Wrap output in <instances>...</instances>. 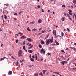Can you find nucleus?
<instances>
[{
  "instance_id": "f257e3e1",
  "label": "nucleus",
  "mask_w": 76,
  "mask_h": 76,
  "mask_svg": "<svg viewBox=\"0 0 76 76\" xmlns=\"http://www.w3.org/2000/svg\"><path fill=\"white\" fill-rule=\"evenodd\" d=\"M52 39H47L46 40V45H48L49 44H51L53 42V37L52 38Z\"/></svg>"
},
{
  "instance_id": "f03ea898",
  "label": "nucleus",
  "mask_w": 76,
  "mask_h": 76,
  "mask_svg": "<svg viewBox=\"0 0 76 76\" xmlns=\"http://www.w3.org/2000/svg\"><path fill=\"white\" fill-rule=\"evenodd\" d=\"M22 50H20L18 53V57H20V56H22Z\"/></svg>"
},
{
  "instance_id": "7ed1b4c3",
  "label": "nucleus",
  "mask_w": 76,
  "mask_h": 76,
  "mask_svg": "<svg viewBox=\"0 0 76 76\" xmlns=\"http://www.w3.org/2000/svg\"><path fill=\"white\" fill-rule=\"evenodd\" d=\"M26 36H22V37H21L20 38V39H24V38H27Z\"/></svg>"
},
{
  "instance_id": "20e7f679",
  "label": "nucleus",
  "mask_w": 76,
  "mask_h": 76,
  "mask_svg": "<svg viewBox=\"0 0 76 76\" xmlns=\"http://www.w3.org/2000/svg\"><path fill=\"white\" fill-rule=\"evenodd\" d=\"M26 40L28 41H29V42H31V41H32V39H31L30 38H27L26 39Z\"/></svg>"
},
{
  "instance_id": "39448f33",
  "label": "nucleus",
  "mask_w": 76,
  "mask_h": 76,
  "mask_svg": "<svg viewBox=\"0 0 76 76\" xmlns=\"http://www.w3.org/2000/svg\"><path fill=\"white\" fill-rule=\"evenodd\" d=\"M53 34L55 35V36H56V30H53Z\"/></svg>"
},
{
  "instance_id": "423d86ee",
  "label": "nucleus",
  "mask_w": 76,
  "mask_h": 76,
  "mask_svg": "<svg viewBox=\"0 0 76 76\" xmlns=\"http://www.w3.org/2000/svg\"><path fill=\"white\" fill-rule=\"evenodd\" d=\"M42 22V20L41 19H39L38 20V23H41Z\"/></svg>"
},
{
  "instance_id": "0eeeda50",
  "label": "nucleus",
  "mask_w": 76,
  "mask_h": 76,
  "mask_svg": "<svg viewBox=\"0 0 76 76\" xmlns=\"http://www.w3.org/2000/svg\"><path fill=\"white\" fill-rule=\"evenodd\" d=\"M12 74V71H10L9 72H8V75H11Z\"/></svg>"
},
{
  "instance_id": "6e6552de",
  "label": "nucleus",
  "mask_w": 76,
  "mask_h": 76,
  "mask_svg": "<svg viewBox=\"0 0 76 76\" xmlns=\"http://www.w3.org/2000/svg\"><path fill=\"white\" fill-rule=\"evenodd\" d=\"M62 21H64L65 20V17H63L62 18Z\"/></svg>"
},
{
  "instance_id": "1a4fd4ad",
  "label": "nucleus",
  "mask_w": 76,
  "mask_h": 76,
  "mask_svg": "<svg viewBox=\"0 0 76 76\" xmlns=\"http://www.w3.org/2000/svg\"><path fill=\"white\" fill-rule=\"evenodd\" d=\"M6 58V57H3V58H1V59L0 60V61H2V60H4V59H5V58Z\"/></svg>"
},
{
  "instance_id": "9d476101",
  "label": "nucleus",
  "mask_w": 76,
  "mask_h": 76,
  "mask_svg": "<svg viewBox=\"0 0 76 76\" xmlns=\"http://www.w3.org/2000/svg\"><path fill=\"white\" fill-rule=\"evenodd\" d=\"M47 71V70H43V75H45V72Z\"/></svg>"
},
{
  "instance_id": "9b49d317",
  "label": "nucleus",
  "mask_w": 76,
  "mask_h": 76,
  "mask_svg": "<svg viewBox=\"0 0 76 76\" xmlns=\"http://www.w3.org/2000/svg\"><path fill=\"white\" fill-rule=\"evenodd\" d=\"M41 44L43 45L44 44V41H43L42 40H41Z\"/></svg>"
},
{
  "instance_id": "f8f14e48",
  "label": "nucleus",
  "mask_w": 76,
  "mask_h": 76,
  "mask_svg": "<svg viewBox=\"0 0 76 76\" xmlns=\"http://www.w3.org/2000/svg\"><path fill=\"white\" fill-rule=\"evenodd\" d=\"M44 49H43V48L41 49V54H42V52H43V51H44Z\"/></svg>"
},
{
  "instance_id": "ddd939ff",
  "label": "nucleus",
  "mask_w": 76,
  "mask_h": 76,
  "mask_svg": "<svg viewBox=\"0 0 76 76\" xmlns=\"http://www.w3.org/2000/svg\"><path fill=\"white\" fill-rule=\"evenodd\" d=\"M55 43L56 44V45H59V43L57 42L56 40H55Z\"/></svg>"
},
{
  "instance_id": "4468645a",
  "label": "nucleus",
  "mask_w": 76,
  "mask_h": 76,
  "mask_svg": "<svg viewBox=\"0 0 76 76\" xmlns=\"http://www.w3.org/2000/svg\"><path fill=\"white\" fill-rule=\"evenodd\" d=\"M30 60L31 61H32V62H34V59L32 58H30Z\"/></svg>"
},
{
  "instance_id": "2eb2a0df",
  "label": "nucleus",
  "mask_w": 76,
  "mask_h": 76,
  "mask_svg": "<svg viewBox=\"0 0 76 76\" xmlns=\"http://www.w3.org/2000/svg\"><path fill=\"white\" fill-rule=\"evenodd\" d=\"M28 52H29V53H33V51H32V50H28Z\"/></svg>"
},
{
  "instance_id": "dca6fc26",
  "label": "nucleus",
  "mask_w": 76,
  "mask_h": 76,
  "mask_svg": "<svg viewBox=\"0 0 76 76\" xmlns=\"http://www.w3.org/2000/svg\"><path fill=\"white\" fill-rule=\"evenodd\" d=\"M46 30V29H45L44 31H43V30L42 31V33H44V32H46V31L45 30Z\"/></svg>"
},
{
  "instance_id": "f3484780",
  "label": "nucleus",
  "mask_w": 76,
  "mask_h": 76,
  "mask_svg": "<svg viewBox=\"0 0 76 76\" xmlns=\"http://www.w3.org/2000/svg\"><path fill=\"white\" fill-rule=\"evenodd\" d=\"M35 23V21H33V22H30L29 23V24H34V23Z\"/></svg>"
},
{
  "instance_id": "a211bd4d",
  "label": "nucleus",
  "mask_w": 76,
  "mask_h": 76,
  "mask_svg": "<svg viewBox=\"0 0 76 76\" xmlns=\"http://www.w3.org/2000/svg\"><path fill=\"white\" fill-rule=\"evenodd\" d=\"M34 76H38V74L37 73H35L34 74Z\"/></svg>"
},
{
  "instance_id": "6ab92c4d",
  "label": "nucleus",
  "mask_w": 76,
  "mask_h": 76,
  "mask_svg": "<svg viewBox=\"0 0 76 76\" xmlns=\"http://www.w3.org/2000/svg\"><path fill=\"white\" fill-rule=\"evenodd\" d=\"M68 13H69V15H71V16H73V13H71V12H68Z\"/></svg>"
},
{
  "instance_id": "aec40b11",
  "label": "nucleus",
  "mask_w": 76,
  "mask_h": 76,
  "mask_svg": "<svg viewBox=\"0 0 76 76\" xmlns=\"http://www.w3.org/2000/svg\"><path fill=\"white\" fill-rule=\"evenodd\" d=\"M39 75H40L41 76H44V75L42 74V72H40L39 73Z\"/></svg>"
},
{
  "instance_id": "412c9836",
  "label": "nucleus",
  "mask_w": 76,
  "mask_h": 76,
  "mask_svg": "<svg viewBox=\"0 0 76 76\" xmlns=\"http://www.w3.org/2000/svg\"><path fill=\"white\" fill-rule=\"evenodd\" d=\"M27 31H30L31 32V30H30V29L29 28V27H28L27 28Z\"/></svg>"
},
{
  "instance_id": "4be33fe9",
  "label": "nucleus",
  "mask_w": 76,
  "mask_h": 76,
  "mask_svg": "<svg viewBox=\"0 0 76 76\" xmlns=\"http://www.w3.org/2000/svg\"><path fill=\"white\" fill-rule=\"evenodd\" d=\"M16 66H17L19 65V62H18V61L16 63Z\"/></svg>"
},
{
  "instance_id": "5701e85b",
  "label": "nucleus",
  "mask_w": 76,
  "mask_h": 76,
  "mask_svg": "<svg viewBox=\"0 0 76 76\" xmlns=\"http://www.w3.org/2000/svg\"><path fill=\"white\" fill-rule=\"evenodd\" d=\"M73 3L76 4V0H73Z\"/></svg>"
},
{
  "instance_id": "b1692460",
  "label": "nucleus",
  "mask_w": 76,
  "mask_h": 76,
  "mask_svg": "<svg viewBox=\"0 0 76 76\" xmlns=\"http://www.w3.org/2000/svg\"><path fill=\"white\" fill-rule=\"evenodd\" d=\"M33 47V45H31V46H30L28 48V49H31V48H32Z\"/></svg>"
},
{
  "instance_id": "393cba45",
  "label": "nucleus",
  "mask_w": 76,
  "mask_h": 76,
  "mask_svg": "<svg viewBox=\"0 0 76 76\" xmlns=\"http://www.w3.org/2000/svg\"><path fill=\"white\" fill-rule=\"evenodd\" d=\"M64 61H62L61 62V63L63 65H64V62H63Z\"/></svg>"
},
{
  "instance_id": "a878e982",
  "label": "nucleus",
  "mask_w": 76,
  "mask_h": 76,
  "mask_svg": "<svg viewBox=\"0 0 76 76\" xmlns=\"http://www.w3.org/2000/svg\"><path fill=\"white\" fill-rule=\"evenodd\" d=\"M63 61V62H64V63H66H66H67V61Z\"/></svg>"
},
{
  "instance_id": "bb28decb",
  "label": "nucleus",
  "mask_w": 76,
  "mask_h": 76,
  "mask_svg": "<svg viewBox=\"0 0 76 76\" xmlns=\"http://www.w3.org/2000/svg\"><path fill=\"white\" fill-rule=\"evenodd\" d=\"M39 48H42V46H41V45H39Z\"/></svg>"
},
{
  "instance_id": "cd10ccee",
  "label": "nucleus",
  "mask_w": 76,
  "mask_h": 76,
  "mask_svg": "<svg viewBox=\"0 0 76 76\" xmlns=\"http://www.w3.org/2000/svg\"><path fill=\"white\" fill-rule=\"evenodd\" d=\"M61 35L62 37H63V36H64V33L63 32H61Z\"/></svg>"
},
{
  "instance_id": "c85d7f7f",
  "label": "nucleus",
  "mask_w": 76,
  "mask_h": 76,
  "mask_svg": "<svg viewBox=\"0 0 76 76\" xmlns=\"http://www.w3.org/2000/svg\"><path fill=\"white\" fill-rule=\"evenodd\" d=\"M14 15L15 16H18V14L17 13H14Z\"/></svg>"
},
{
  "instance_id": "c756f323",
  "label": "nucleus",
  "mask_w": 76,
  "mask_h": 76,
  "mask_svg": "<svg viewBox=\"0 0 76 76\" xmlns=\"http://www.w3.org/2000/svg\"><path fill=\"white\" fill-rule=\"evenodd\" d=\"M23 49L24 50H25L26 49H25V46H24L23 47Z\"/></svg>"
},
{
  "instance_id": "7c9ffc66",
  "label": "nucleus",
  "mask_w": 76,
  "mask_h": 76,
  "mask_svg": "<svg viewBox=\"0 0 76 76\" xmlns=\"http://www.w3.org/2000/svg\"><path fill=\"white\" fill-rule=\"evenodd\" d=\"M23 11H22L19 13V14L21 15V14L20 13H23Z\"/></svg>"
},
{
  "instance_id": "2f4dec72",
  "label": "nucleus",
  "mask_w": 76,
  "mask_h": 76,
  "mask_svg": "<svg viewBox=\"0 0 76 76\" xmlns=\"http://www.w3.org/2000/svg\"><path fill=\"white\" fill-rule=\"evenodd\" d=\"M67 30L68 31V32H70V31L69 29V28H67Z\"/></svg>"
},
{
  "instance_id": "473e14b6",
  "label": "nucleus",
  "mask_w": 76,
  "mask_h": 76,
  "mask_svg": "<svg viewBox=\"0 0 76 76\" xmlns=\"http://www.w3.org/2000/svg\"><path fill=\"white\" fill-rule=\"evenodd\" d=\"M54 73H55V74H58L59 75H60V74L58 73V72H53Z\"/></svg>"
},
{
  "instance_id": "72a5a7b5",
  "label": "nucleus",
  "mask_w": 76,
  "mask_h": 76,
  "mask_svg": "<svg viewBox=\"0 0 76 76\" xmlns=\"http://www.w3.org/2000/svg\"><path fill=\"white\" fill-rule=\"evenodd\" d=\"M64 16H66L67 15V14L66 13L64 12Z\"/></svg>"
},
{
  "instance_id": "f704fd0d",
  "label": "nucleus",
  "mask_w": 76,
  "mask_h": 76,
  "mask_svg": "<svg viewBox=\"0 0 76 76\" xmlns=\"http://www.w3.org/2000/svg\"><path fill=\"white\" fill-rule=\"evenodd\" d=\"M4 19H7V16H6V15H4Z\"/></svg>"
},
{
  "instance_id": "c9c22d12",
  "label": "nucleus",
  "mask_w": 76,
  "mask_h": 76,
  "mask_svg": "<svg viewBox=\"0 0 76 76\" xmlns=\"http://www.w3.org/2000/svg\"><path fill=\"white\" fill-rule=\"evenodd\" d=\"M47 54L48 55V56H50V55H51V53H47Z\"/></svg>"
},
{
  "instance_id": "e433bc0d",
  "label": "nucleus",
  "mask_w": 76,
  "mask_h": 76,
  "mask_svg": "<svg viewBox=\"0 0 76 76\" xmlns=\"http://www.w3.org/2000/svg\"><path fill=\"white\" fill-rule=\"evenodd\" d=\"M58 36H55L54 37V38H58Z\"/></svg>"
},
{
  "instance_id": "4c0bfd02",
  "label": "nucleus",
  "mask_w": 76,
  "mask_h": 76,
  "mask_svg": "<svg viewBox=\"0 0 76 76\" xmlns=\"http://www.w3.org/2000/svg\"><path fill=\"white\" fill-rule=\"evenodd\" d=\"M14 20L15 21H16V20H17V19H16V18H14Z\"/></svg>"
},
{
  "instance_id": "58836bf2",
  "label": "nucleus",
  "mask_w": 76,
  "mask_h": 76,
  "mask_svg": "<svg viewBox=\"0 0 76 76\" xmlns=\"http://www.w3.org/2000/svg\"><path fill=\"white\" fill-rule=\"evenodd\" d=\"M68 11L69 12H72V10H68Z\"/></svg>"
},
{
  "instance_id": "ea45409f",
  "label": "nucleus",
  "mask_w": 76,
  "mask_h": 76,
  "mask_svg": "<svg viewBox=\"0 0 76 76\" xmlns=\"http://www.w3.org/2000/svg\"><path fill=\"white\" fill-rule=\"evenodd\" d=\"M25 42L24 41L23 43V45H25Z\"/></svg>"
},
{
  "instance_id": "a19ab883",
  "label": "nucleus",
  "mask_w": 76,
  "mask_h": 76,
  "mask_svg": "<svg viewBox=\"0 0 76 76\" xmlns=\"http://www.w3.org/2000/svg\"><path fill=\"white\" fill-rule=\"evenodd\" d=\"M29 67H33V65H32L29 66Z\"/></svg>"
},
{
  "instance_id": "79ce46f5",
  "label": "nucleus",
  "mask_w": 76,
  "mask_h": 76,
  "mask_svg": "<svg viewBox=\"0 0 76 76\" xmlns=\"http://www.w3.org/2000/svg\"><path fill=\"white\" fill-rule=\"evenodd\" d=\"M23 61V60H20V63H22V62Z\"/></svg>"
},
{
  "instance_id": "37998d69",
  "label": "nucleus",
  "mask_w": 76,
  "mask_h": 76,
  "mask_svg": "<svg viewBox=\"0 0 76 76\" xmlns=\"http://www.w3.org/2000/svg\"><path fill=\"white\" fill-rule=\"evenodd\" d=\"M61 52H62V53H65V52H64V51L63 50H61Z\"/></svg>"
},
{
  "instance_id": "c03bdc74",
  "label": "nucleus",
  "mask_w": 76,
  "mask_h": 76,
  "mask_svg": "<svg viewBox=\"0 0 76 76\" xmlns=\"http://www.w3.org/2000/svg\"><path fill=\"white\" fill-rule=\"evenodd\" d=\"M62 6V7H66V6L64 5H63Z\"/></svg>"
},
{
  "instance_id": "a18cd8bd",
  "label": "nucleus",
  "mask_w": 76,
  "mask_h": 76,
  "mask_svg": "<svg viewBox=\"0 0 76 76\" xmlns=\"http://www.w3.org/2000/svg\"><path fill=\"white\" fill-rule=\"evenodd\" d=\"M42 53H43V54H45V51H43Z\"/></svg>"
},
{
  "instance_id": "49530a36",
  "label": "nucleus",
  "mask_w": 76,
  "mask_h": 76,
  "mask_svg": "<svg viewBox=\"0 0 76 76\" xmlns=\"http://www.w3.org/2000/svg\"><path fill=\"white\" fill-rule=\"evenodd\" d=\"M37 56H36L35 58H36V60H37L38 59Z\"/></svg>"
},
{
  "instance_id": "de8ad7c7",
  "label": "nucleus",
  "mask_w": 76,
  "mask_h": 76,
  "mask_svg": "<svg viewBox=\"0 0 76 76\" xmlns=\"http://www.w3.org/2000/svg\"><path fill=\"white\" fill-rule=\"evenodd\" d=\"M3 23H4V22H5V21H4V18H3Z\"/></svg>"
},
{
  "instance_id": "09e8293b",
  "label": "nucleus",
  "mask_w": 76,
  "mask_h": 76,
  "mask_svg": "<svg viewBox=\"0 0 76 76\" xmlns=\"http://www.w3.org/2000/svg\"><path fill=\"white\" fill-rule=\"evenodd\" d=\"M72 49H73V50H76V48H72Z\"/></svg>"
},
{
  "instance_id": "8fccbe9b",
  "label": "nucleus",
  "mask_w": 76,
  "mask_h": 76,
  "mask_svg": "<svg viewBox=\"0 0 76 76\" xmlns=\"http://www.w3.org/2000/svg\"><path fill=\"white\" fill-rule=\"evenodd\" d=\"M18 40L17 39V40H16V44H17V43H18Z\"/></svg>"
},
{
  "instance_id": "3c124183",
  "label": "nucleus",
  "mask_w": 76,
  "mask_h": 76,
  "mask_svg": "<svg viewBox=\"0 0 76 76\" xmlns=\"http://www.w3.org/2000/svg\"><path fill=\"white\" fill-rule=\"evenodd\" d=\"M33 30H34L35 31H36V30H37V29L34 28L33 29Z\"/></svg>"
},
{
  "instance_id": "603ef678",
  "label": "nucleus",
  "mask_w": 76,
  "mask_h": 76,
  "mask_svg": "<svg viewBox=\"0 0 76 76\" xmlns=\"http://www.w3.org/2000/svg\"><path fill=\"white\" fill-rule=\"evenodd\" d=\"M37 7H38V8H41V7L39 5L37 6Z\"/></svg>"
},
{
  "instance_id": "864d4df0",
  "label": "nucleus",
  "mask_w": 76,
  "mask_h": 76,
  "mask_svg": "<svg viewBox=\"0 0 76 76\" xmlns=\"http://www.w3.org/2000/svg\"><path fill=\"white\" fill-rule=\"evenodd\" d=\"M41 11H42V12H44V10H43L42 9Z\"/></svg>"
},
{
  "instance_id": "5fc2aeb1",
  "label": "nucleus",
  "mask_w": 76,
  "mask_h": 76,
  "mask_svg": "<svg viewBox=\"0 0 76 76\" xmlns=\"http://www.w3.org/2000/svg\"><path fill=\"white\" fill-rule=\"evenodd\" d=\"M51 30H50L48 31V32H51Z\"/></svg>"
},
{
  "instance_id": "6e6d98bb",
  "label": "nucleus",
  "mask_w": 76,
  "mask_h": 76,
  "mask_svg": "<svg viewBox=\"0 0 76 76\" xmlns=\"http://www.w3.org/2000/svg\"><path fill=\"white\" fill-rule=\"evenodd\" d=\"M42 29V27H41V28H40L39 29V31H41V30Z\"/></svg>"
},
{
  "instance_id": "4d7b16f0",
  "label": "nucleus",
  "mask_w": 76,
  "mask_h": 76,
  "mask_svg": "<svg viewBox=\"0 0 76 76\" xmlns=\"http://www.w3.org/2000/svg\"><path fill=\"white\" fill-rule=\"evenodd\" d=\"M49 36V35H48L47 36H46V38H48V37Z\"/></svg>"
},
{
  "instance_id": "13d9d810",
  "label": "nucleus",
  "mask_w": 76,
  "mask_h": 76,
  "mask_svg": "<svg viewBox=\"0 0 76 76\" xmlns=\"http://www.w3.org/2000/svg\"><path fill=\"white\" fill-rule=\"evenodd\" d=\"M73 64H75V66H76V64L75 63H73Z\"/></svg>"
},
{
  "instance_id": "bf43d9fd",
  "label": "nucleus",
  "mask_w": 76,
  "mask_h": 76,
  "mask_svg": "<svg viewBox=\"0 0 76 76\" xmlns=\"http://www.w3.org/2000/svg\"><path fill=\"white\" fill-rule=\"evenodd\" d=\"M9 6V4H7V5H6V6Z\"/></svg>"
},
{
  "instance_id": "052dcab7",
  "label": "nucleus",
  "mask_w": 76,
  "mask_h": 76,
  "mask_svg": "<svg viewBox=\"0 0 76 76\" xmlns=\"http://www.w3.org/2000/svg\"><path fill=\"white\" fill-rule=\"evenodd\" d=\"M43 60V58H42V59L40 60L41 61H42V60Z\"/></svg>"
},
{
  "instance_id": "680f3d73",
  "label": "nucleus",
  "mask_w": 76,
  "mask_h": 76,
  "mask_svg": "<svg viewBox=\"0 0 76 76\" xmlns=\"http://www.w3.org/2000/svg\"><path fill=\"white\" fill-rule=\"evenodd\" d=\"M12 58H13L14 59V60H15V58H14L13 56L12 57Z\"/></svg>"
},
{
  "instance_id": "e2e57ef3",
  "label": "nucleus",
  "mask_w": 76,
  "mask_h": 76,
  "mask_svg": "<svg viewBox=\"0 0 76 76\" xmlns=\"http://www.w3.org/2000/svg\"><path fill=\"white\" fill-rule=\"evenodd\" d=\"M69 19L70 20H71V21L72 20V18H69Z\"/></svg>"
},
{
  "instance_id": "0e129e2a",
  "label": "nucleus",
  "mask_w": 76,
  "mask_h": 76,
  "mask_svg": "<svg viewBox=\"0 0 76 76\" xmlns=\"http://www.w3.org/2000/svg\"><path fill=\"white\" fill-rule=\"evenodd\" d=\"M48 12H49V13L50 12V10H48Z\"/></svg>"
},
{
  "instance_id": "69168bd1",
  "label": "nucleus",
  "mask_w": 76,
  "mask_h": 76,
  "mask_svg": "<svg viewBox=\"0 0 76 76\" xmlns=\"http://www.w3.org/2000/svg\"><path fill=\"white\" fill-rule=\"evenodd\" d=\"M32 58H35V56H33Z\"/></svg>"
},
{
  "instance_id": "338daca9",
  "label": "nucleus",
  "mask_w": 76,
  "mask_h": 76,
  "mask_svg": "<svg viewBox=\"0 0 76 76\" xmlns=\"http://www.w3.org/2000/svg\"><path fill=\"white\" fill-rule=\"evenodd\" d=\"M29 57H30V58H31V55H30Z\"/></svg>"
},
{
  "instance_id": "774afa93",
  "label": "nucleus",
  "mask_w": 76,
  "mask_h": 76,
  "mask_svg": "<svg viewBox=\"0 0 76 76\" xmlns=\"http://www.w3.org/2000/svg\"><path fill=\"white\" fill-rule=\"evenodd\" d=\"M48 73H49V72H48L46 74V75H48Z\"/></svg>"
}]
</instances>
